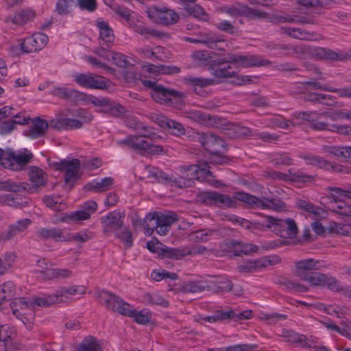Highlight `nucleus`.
Segmentation results:
<instances>
[{
    "label": "nucleus",
    "mask_w": 351,
    "mask_h": 351,
    "mask_svg": "<svg viewBox=\"0 0 351 351\" xmlns=\"http://www.w3.org/2000/svg\"><path fill=\"white\" fill-rule=\"evenodd\" d=\"M271 49H278L283 52V55L286 56H296L298 58L306 55L307 49L306 45H291L277 43L268 46Z\"/></svg>",
    "instance_id": "obj_20"
},
{
    "label": "nucleus",
    "mask_w": 351,
    "mask_h": 351,
    "mask_svg": "<svg viewBox=\"0 0 351 351\" xmlns=\"http://www.w3.org/2000/svg\"><path fill=\"white\" fill-rule=\"evenodd\" d=\"M238 64V67L249 68L267 66L271 64L268 60H260L255 55L243 56L229 53L228 56L218 55L211 60L208 70L213 76L218 79L230 78L236 75V72L231 71V64Z\"/></svg>",
    "instance_id": "obj_1"
},
{
    "label": "nucleus",
    "mask_w": 351,
    "mask_h": 351,
    "mask_svg": "<svg viewBox=\"0 0 351 351\" xmlns=\"http://www.w3.org/2000/svg\"><path fill=\"white\" fill-rule=\"evenodd\" d=\"M157 20L161 24L170 25L178 22L179 16L172 10H160L157 12Z\"/></svg>",
    "instance_id": "obj_44"
},
{
    "label": "nucleus",
    "mask_w": 351,
    "mask_h": 351,
    "mask_svg": "<svg viewBox=\"0 0 351 351\" xmlns=\"http://www.w3.org/2000/svg\"><path fill=\"white\" fill-rule=\"evenodd\" d=\"M156 212L153 213H149L143 220V226L145 229V234L148 235H151L154 230H156L157 232V228H158V223H157L158 220Z\"/></svg>",
    "instance_id": "obj_55"
},
{
    "label": "nucleus",
    "mask_w": 351,
    "mask_h": 351,
    "mask_svg": "<svg viewBox=\"0 0 351 351\" xmlns=\"http://www.w3.org/2000/svg\"><path fill=\"white\" fill-rule=\"evenodd\" d=\"M148 173H149V177L154 178L155 179L156 182H157L158 183L166 184V183L173 182L174 184H176L174 180L177 178L173 179L172 178L169 177L164 172L160 171L158 169H156L154 167H151L149 169ZM175 186H176V184H175Z\"/></svg>",
    "instance_id": "obj_58"
},
{
    "label": "nucleus",
    "mask_w": 351,
    "mask_h": 351,
    "mask_svg": "<svg viewBox=\"0 0 351 351\" xmlns=\"http://www.w3.org/2000/svg\"><path fill=\"white\" fill-rule=\"evenodd\" d=\"M101 112L108 114L114 117H120L125 114L126 110L124 106L120 104L110 100L106 110H101Z\"/></svg>",
    "instance_id": "obj_50"
},
{
    "label": "nucleus",
    "mask_w": 351,
    "mask_h": 351,
    "mask_svg": "<svg viewBox=\"0 0 351 351\" xmlns=\"http://www.w3.org/2000/svg\"><path fill=\"white\" fill-rule=\"evenodd\" d=\"M199 40L201 43L206 45L210 49H219L217 47V43L223 41V40L220 39L219 37L213 33H207L202 35Z\"/></svg>",
    "instance_id": "obj_64"
},
{
    "label": "nucleus",
    "mask_w": 351,
    "mask_h": 351,
    "mask_svg": "<svg viewBox=\"0 0 351 351\" xmlns=\"http://www.w3.org/2000/svg\"><path fill=\"white\" fill-rule=\"evenodd\" d=\"M199 141L212 156H218L227 151L225 141L213 133L198 134Z\"/></svg>",
    "instance_id": "obj_6"
},
{
    "label": "nucleus",
    "mask_w": 351,
    "mask_h": 351,
    "mask_svg": "<svg viewBox=\"0 0 351 351\" xmlns=\"http://www.w3.org/2000/svg\"><path fill=\"white\" fill-rule=\"evenodd\" d=\"M29 184L27 182H16L12 180H0V190L18 193L27 191Z\"/></svg>",
    "instance_id": "obj_42"
},
{
    "label": "nucleus",
    "mask_w": 351,
    "mask_h": 351,
    "mask_svg": "<svg viewBox=\"0 0 351 351\" xmlns=\"http://www.w3.org/2000/svg\"><path fill=\"white\" fill-rule=\"evenodd\" d=\"M245 5L236 2L230 5H224L220 8L222 13L230 15L232 17L243 16Z\"/></svg>",
    "instance_id": "obj_53"
},
{
    "label": "nucleus",
    "mask_w": 351,
    "mask_h": 351,
    "mask_svg": "<svg viewBox=\"0 0 351 351\" xmlns=\"http://www.w3.org/2000/svg\"><path fill=\"white\" fill-rule=\"evenodd\" d=\"M280 32L291 38L301 40H313L315 36V32L299 27H281Z\"/></svg>",
    "instance_id": "obj_28"
},
{
    "label": "nucleus",
    "mask_w": 351,
    "mask_h": 351,
    "mask_svg": "<svg viewBox=\"0 0 351 351\" xmlns=\"http://www.w3.org/2000/svg\"><path fill=\"white\" fill-rule=\"evenodd\" d=\"M214 292H228L232 289L233 284L227 278H221V280L213 282L210 285Z\"/></svg>",
    "instance_id": "obj_60"
},
{
    "label": "nucleus",
    "mask_w": 351,
    "mask_h": 351,
    "mask_svg": "<svg viewBox=\"0 0 351 351\" xmlns=\"http://www.w3.org/2000/svg\"><path fill=\"white\" fill-rule=\"evenodd\" d=\"M31 303L32 310H34L36 306L48 308L58 304V302L54 293L53 294H44L41 296H32L31 298Z\"/></svg>",
    "instance_id": "obj_35"
},
{
    "label": "nucleus",
    "mask_w": 351,
    "mask_h": 351,
    "mask_svg": "<svg viewBox=\"0 0 351 351\" xmlns=\"http://www.w3.org/2000/svg\"><path fill=\"white\" fill-rule=\"evenodd\" d=\"M296 206L298 209L304 210L308 213L313 214L315 216H321L322 214L325 213V210L313 204L302 200L298 199L296 202Z\"/></svg>",
    "instance_id": "obj_48"
},
{
    "label": "nucleus",
    "mask_w": 351,
    "mask_h": 351,
    "mask_svg": "<svg viewBox=\"0 0 351 351\" xmlns=\"http://www.w3.org/2000/svg\"><path fill=\"white\" fill-rule=\"evenodd\" d=\"M286 208V204L280 199L263 197L261 204V209H271L281 211Z\"/></svg>",
    "instance_id": "obj_45"
},
{
    "label": "nucleus",
    "mask_w": 351,
    "mask_h": 351,
    "mask_svg": "<svg viewBox=\"0 0 351 351\" xmlns=\"http://www.w3.org/2000/svg\"><path fill=\"white\" fill-rule=\"evenodd\" d=\"M156 120L161 128L171 130V132L173 135L180 136L185 134V128L184 125L179 122L170 119L164 115H157Z\"/></svg>",
    "instance_id": "obj_26"
},
{
    "label": "nucleus",
    "mask_w": 351,
    "mask_h": 351,
    "mask_svg": "<svg viewBox=\"0 0 351 351\" xmlns=\"http://www.w3.org/2000/svg\"><path fill=\"white\" fill-rule=\"evenodd\" d=\"M124 217L125 213H121L119 210L110 212L106 216L101 217V223L104 226V233L108 234L111 231H116L122 228L124 225Z\"/></svg>",
    "instance_id": "obj_12"
},
{
    "label": "nucleus",
    "mask_w": 351,
    "mask_h": 351,
    "mask_svg": "<svg viewBox=\"0 0 351 351\" xmlns=\"http://www.w3.org/2000/svg\"><path fill=\"white\" fill-rule=\"evenodd\" d=\"M99 303L105 308L114 313L123 315V309L128 308V303L124 302L119 296L105 290L100 291L97 293Z\"/></svg>",
    "instance_id": "obj_8"
},
{
    "label": "nucleus",
    "mask_w": 351,
    "mask_h": 351,
    "mask_svg": "<svg viewBox=\"0 0 351 351\" xmlns=\"http://www.w3.org/2000/svg\"><path fill=\"white\" fill-rule=\"evenodd\" d=\"M0 294L2 296L1 300H4L5 302L13 299L16 295L14 284L11 281L3 283L0 287Z\"/></svg>",
    "instance_id": "obj_56"
},
{
    "label": "nucleus",
    "mask_w": 351,
    "mask_h": 351,
    "mask_svg": "<svg viewBox=\"0 0 351 351\" xmlns=\"http://www.w3.org/2000/svg\"><path fill=\"white\" fill-rule=\"evenodd\" d=\"M97 26L99 29V36L103 41L102 45L110 47L114 40V34L112 28L106 21L97 22Z\"/></svg>",
    "instance_id": "obj_38"
},
{
    "label": "nucleus",
    "mask_w": 351,
    "mask_h": 351,
    "mask_svg": "<svg viewBox=\"0 0 351 351\" xmlns=\"http://www.w3.org/2000/svg\"><path fill=\"white\" fill-rule=\"evenodd\" d=\"M35 17V12L31 9L23 10L10 18L12 23L16 25H24Z\"/></svg>",
    "instance_id": "obj_46"
},
{
    "label": "nucleus",
    "mask_w": 351,
    "mask_h": 351,
    "mask_svg": "<svg viewBox=\"0 0 351 351\" xmlns=\"http://www.w3.org/2000/svg\"><path fill=\"white\" fill-rule=\"evenodd\" d=\"M29 119L23 118L22 120H8L4 121L0 125V133L1 134H8L15 128L16 124H28Z\"/></svg>",
    "instance_id": "obj_61"
},
{
    "label": "nucleus",
    "mask_w": 351,
    "mask_h": 351,
    "mask_svg": "<svg viewBox=\"0 0 351 351\" xmlns=\"http://www.w3.org/2000/svg\"><path fill=\"white\" fill-rule=\"evenodd\" d=\"M184 82L187 85H191L193 88L194 93L200 96H204L206 93L205 91L202 90L201 88L215 84V80L211 78L197 77L191 76L186 77L184 78Z\"/></svg>",
    "instance_id": "obj_27"
},
{
    "label": "nucleus",
    "mask_w": 351,
    "mask_h": 351,
    "mask_svg": "<svg viewBox=\"0 0 351 351\" xmlns=\"http://www.w3.org/2000/svg\"><path fill=\"white\" fill-rule=\"evenodd\" d=\"M216 27L221 32L233 36H240L241 30L234 26L230 21L222 20L216 24Z\"/></svg>",
    "instance_id": "obj_63"
},
{
    "label": "nucleus",
    "mask_w": 351,
    "mask_h": 351,
    "mask_svg": "<svg viewBox=\"0 0 351 351\" xmlns=\"http://www.w3.org/2000/svg\"><path fill=\"white\" fill-rule=\"evenodd\" d=\"M116 237L123 243L126 247H130L133 245L132 234L130 230L123 226L122 228H119L118 230L114 231Z\"/></svg>",
    "instance_id": "obj_52"
},
{
    "label": "nucleus",
    "mask_w": 351,
    "mask_h": 351,
    "mask_svg": "<svg viewBox=\"0 0 351 351\" xmlns=\"http://www.w3.org/2000/svg\"><path fill=\"white\" fill-rule=\"evenodd\" d=\"M208 168V164L206 162L197 165L180 167L182 175L174 180L176 186L181 189L192 186L194 184V180H200V173L206 176L211 174Z\"/></svg>",
    "instance_id": "obj_2"
},
{
    "label": "nucleus",
    "mask_w": 351,
    "mask_h": 351,
    "mask_svg": "<svg viewBox=\"0 0 351 351\" xmlns=\"http://www.w3.org/2000/svg\"><path fill=\"white\" fill-rule=\"evenodd\" d=\"M219 54L215 52H208V51H195L191 57L193 60L204 62V64L210 68L211 60L217 57Z\"/></svg>",
    "instance_id": "obj_54"
},
{
    "label": "nucleus",
    "mask_w": 351,
    "mask_h": 351,
    "mask_svg": "<svg viewBox=\"0 0 351 351\" xmlns=\"http://www.w3.org/2000/svg\"><path fill=\"white\" fill-rule=\"evenodd\" d=\"M129 25L133 31L144 36L145 39H148L149 37L162 38L166 35V34L162 32L145 26L144 22L140 20L131 21L129 23Z\"/></svg>",
    "instance_id": "obj_22"
},
{
    "label": "nucleus",
    "mask_w": 351,
    "mask_h": 351,
    "mask_svg": "<svg viewBox=\"0 0 351 351\" xmlns=\"http://www.w3.org/2000/svg\"><path fill=\"white\" fill-rule=\"evenodd\" d=\"M77 351H102L101 341L94 336H87L79 344Z\"/></svg>",
    "instance_id": "obj_37"
},
{
    "label": "nucleus",
    "mask_w": 351,
    "mask_h": 351,
    "mask_svg": "<svg viewBox=\"0 0 351 351\" xmlns=\"http://www.w3.org/2000/svg\"><path fill=\"white\" fill-rule=\"evenodd\" d=\"M50 94L60 99L75 103L85 101L87 98V95L84 93L62 86L55 87L51 90Z\"/></svg>",
    "instance_id": "obj_17"
},
{
    "label": "nucleus",
    "mask_w": 351,
    "mask_h": 351,
    "mask_svg": "<svg viewBox=\"0 0 351 351\" xmlns=\"http://www.w3.org/2000/svg\"><path fill=\"white\" fill-rule=\"evenodd\" d=\"M47 34L41 32L34 33L32 36L23 39L19 44L23 53H34L43 49L48 43Z\"/></svg>",
    "instance_id": "obj_9"
},
{
    "label": "nucleus",
    "mask_w": 351,
    "mask_h": 351,
    "mask_svg": "<svg viewBox=\"0 0 351 351\" xmlns=\"http://www.w3.org/2000/svg\"><path fill=\"white\" fill-rule=\"evenodd\" d=\"M184 9L189 15L202 21H208L210 17L208 13L200 5L185 4Z\"/></svg>",
    "instance_id": "obj_43"
},
{
    "label": "nucleus",
    "mask_w": 351,
    "mask_h": 351,
    "mask_svg": "<svg viewBox=\"0 0 351 351\" xmlns=\"http://www.w3.org/2000/svg\"><path fill=\"white\" fill-rule=\"evenodd\" d=\"M122 311L123 315L132 317L134 321L139 324L145 325L149 323L150 317L148 313H143L142 311H136L131 308V306L128 304V308H123Z\"/></svg>",
    "instance_id": "obj_41"
},
{
    "label": "nucleus",
    "mask_w": 351,
    "mask_h": 351,
    "mask_svg": "<svg viewBox=\"0 0 351 351\" xmlns=\"http://www.w3.org/2000/svg\"><path fill=\"white\" fill-rule=\"evenodd\" d=\"M267 265H271V261L265 258L249 261L237 267L238 271L241 273H252L258 269L264 268Z\"/></svg>",
    "instance_id": "obj_36"
},
{
    "label": "nucleus",
    "mask_w": 351,
    "mask_h": 351,
    "mask_svg": "<svg viewBox=\"0 0 351 351\" xmlns=\"http://www.w3.org/2000/svg\"><path fill=\"white\" fill-rule=\"evenodd\" d=\"M264 176L274 180L291 181L295 183H306L314 181V176L307 175L302 171L294 168L289 169L287 173L267 171L264 172Z\"/></svg>",
    "instance_id": "obj_5"
},
{
    "label": "nucleus",
    "mask_w": 351,
    "mask_h": 351,
    "mask_svg": "<svg viewBox=\"0 0 351 351\" xmlns=\"http://www.w3.org/2000/svg\"><path fill=\"white\" fill-rule=\"evenodd\" d=\"M86 290V287L82 285H73L69 287H62L55 292V295L58 303H62L69 301V295L85 294Z\"/></svg>",
    "instance_id": "obj_24"
},
{
    "label": "nucleus",
    "mask_w": 351,
    "mask_h": 351,
    "mask_svg": "<svg viewBox=\"0 0 351 351\" xmlns=\"http://www.w3.org/2000/svg\"><path fill=\"white\" fill-rule=\"evenodd\" d=\"M272 21L274 23H295L298 25H317L316 17L314 16H298L289 14H274Z\"/></svg>",
    "instance_id": "obj_16"
},
{
    "label": "nucleus",
    "mask_w": 351,
    "mask_h": 351,
    "mask_svg": "<svg viewBox=\"0 0 351 351\" xmlns=\"http://www.w3.org/2000/svg\"><path fill=\"white\" fill-rule=\"evenodd\" d=\"M141 136L135 135L133 149L136 151H144L150 154H160L163 152V148L160 145H155L147 141L141 139Z\"/></svg>",
    "instance_id": "obj_30"
},
{
    "label": "nucleus",
    "mask_w": 351,
    "mask_h": 351,
    "mask_svg": "<svg viewBox=\"0 0 351 351\" xmlns=\"http://www.w3.org/2000/svg\"><path fill=\"white\" fill-rule=\"evenodd\" d=\"M296 3L306 8H312L311 16L324 14V9L328 8V3L324 0H296Z\"/></svg>",
    "instance_id": "obj_32"
},
{
    "label": "nucleus",
    "mask_w": 351,
    "mask_h": 351,
    "mask_svg": "<svg viewBox=\"0 0 351 351\" xmlns=\"http://www.w3.org/2000/svg\"><path fill=\"white\" fill-rule=\"evenodd\" d=\"M282 337L285 341L299 345L302 348H315V343L308 341L306 336L297 333L293 330L283 331Z\"/></svg>",
    "instance_id": "obj_25"
},
{
    "label": "nucleus",
    "mask_w": 351,
    "mask_h": 351,
    "mask_svg": "<svg viewBox=\"0 0 351 351\" xmlns=\"http://www.w3.org/2000/svg\"><path fill=\"white\" fill-rule=\"evenodd\" d=\"M157 223H158V228H157V233L160 235H165L169 232L171 225L178 221V216L175 213L169 214H163L157 213Z\"/></svg>",
    "instance_id": "obj_23"
},
{
    "label": "nucleus",
    "mask_w": 351,
    "mask_h": 351,
    "mask_svg": "<svg viewBox=\"0 0 351 351\" xmlns=\"http://www.w3.org/2000/svg\"><path fill=\"white\" fill-rule=\"evenodd\" d=\"M27 119H29L28 120V123L31 121V126L24 130L23 134L30 138L36 139L38 138H41L45 136L46 132L47 129L49 128V123L45 120L38 117L34 119H31L27 117Z\"/></svg>",
    "instance_id": "obj_15"
},
{
    "label": "nucleus",
    "mask_w": 351,
    "mask_h": 351,
    "mask_svg": "<svg viewBox=\"0 0 351 351\" xmlns=\"http://www.w3.org/2000/svg\"><path fill=\"white\" fill-rule=\"evenodd\" d=\"M339 195L335 193L330 194V198L333 199L334 202H338L339 204L335 208L333 209V211L341 216L343 217H350L351 216V205H348L343 202H340L338 199Z\"/></svg>",
    "instance_id": "obj_59"
},
{
    "label": "nucleus",
    "mask_w": 351,
    "mask_h": 351,
    "mask_svg": "<svg viewBox=\"0 0 351 351\" xmlns=\"http://www.w3.org/2000/svg\"><path fill=\"white\" fill-rule=\"evenodd\" d=\"M206 289H212V287L200 281H189L184 283L180 287V291L185 293H195L202 292Z\"/></svg>",
    "instance_id": "obj_39"
},
{
    "label": "nucleus",
    "mask_w": 351,
    "mask_h": 351,
    "mask_svg": "<svg viewBox=\"0 0 351 351\" xmlns=\"http://www.w3.org/2000/svg\"><path fill=\"white\" fill-rule=\"evenodd\" d=\"M152 97L158 103L167 104L171 103V98H182L184 94L181 92L165 88L161 84L155 87V90L151 91Z\"/></svg>",
    "instance_id": "obj_14"
},
{
    "label": "nucleus",
    "mask_w": 351,
    "mask_h": 351,
    "mask_svg": "<svg viewBox=\"0 0 351 351\" xmlns=\"http://www.w3.org/2000/svg\"><path fill=\"white\" fill-rule=\"evenodd\" d=\"M219 192L202 191L197 194L199 202L208 206H215Z\"/></svg>",
    "instance_id": "obj_57"
},
{
    "label": "nucleus",
    "mask_w": 351,
    "mask_h": 351,
    "mask_svg": "<svg viewBox=\"0 0 351 351\" xmlns=\"http://www.w3.org/2000/svg\"><path fill=\"white\" fill-rule=\"evenodd\" d=\"M326 117L333 121L347 119L351 121V110H338L334 112H324L318 114V117Z\"/></svg>",
    "instance_id": "obj_49"
},
{
    "label": "nucleus",
    "mask_w": 351,
    "mask_h": 351,
    "mask_svg": "<svg viewBox=\"0 0 351 351\" xmlns=\"http://www.w3.org/2000/svg\"><path fill=\"white\" fill-rule=\"evenodd\" d=\"M49 125L53 129L63 130L80 128L82 123L75 119L60 118L51 120Z\"/></svg>",
    "instance_id": "obj_29"
},
{
    "label": "nucleus",
    "mask_w": 351,
    "mask_h": 351,
    "mask_svg": "<svg viewBox=\"0 0 351 351\" xmlns=\"http://www.w3.org/2000/svg\"><path fill=\"white\" fill-rule=\"evenodd\" d=\"M28 176L32 186L27 187V191L29 193H38V189L45 186L47 182V174L40 168L31 166L28 169Z\"/></svg>",
    "instance_id": "obj_13"
},
{
    "label": "nucleus",
    "mask_w": 351,
    "mask_h": 351,
    "mask_svg": "<svg viewBox=\"0 0 351 351\" xmlns=\"http://www.w3.org/2000/svg\"><path fill=\"white\" fill-rule=\"evenodd\" d=\"M114 183L113 178L106 177L101 181H93L86 184L84 189L87 191H94L95 193H103L111 189Z\"/></svg>",
    "instance_id": "obj_33"
},
{
    "label": "nucleus",
    "mask_w": 351,
    "mask_h": 351,
    "mask_svg": "<svg viewBox=\"0 0 351 351\" xmlns=\"http://www.w3.org/2000/svg\"><path fill=\"white\" fill-rule=\"evenodd\" d=\"M188 118L199 124L215 128H220L223 121V119L217 116H212L198 110L190 111Z\"/></svg>",
    "instance_id": "obj_19"
},
{
    "label": "nucleus",
    "mask_w": 351,
    "mask_h": 351,
    "mask_svg": "<svg viewBox=\"0 0 351 351\" xmlns=\"http://www.w3.org/2000/svg\"><path fill=\"white\" fill-rule=\"evenodd\" d=\"M265 228L271 229L276 234L283 238H294L298 234V226L292 219H280L271 216L265 217Z\"/></svg>",
    "instance_id": "obj_3"
},
{
    "label": "nucleus",
    "mask_w": 351,
    "mask_h": 351,
    "mask_svg": "<svg viewBox=\"0 0 351 351\" xmlns=\"http://www.w3.org/2000/svg\"><path fill=\"white\" fill-rule=\"evenodd\" d=\"M35 234L38 239L42 240L52 239L56 241H67V239L64 237L62 230L57 228H40L36 231Z\"/></svg>",
    "instance_id": "obj_31"
},
{
    "label": "nucleus",
    "mask_w": 351,
    "mask_h": 351,
    "mask_svg": "<svg viewBox=\"0 0 351 351\" xmlns=\"http://www.w3.org/2000/svg\"><path fill=\"white\" fill-rule=\"evenodd\" d=\"M277 284L284 287L289 291L304 293L307 292L309 290L306 286L285 277L279 278L277 280Z\"/></svg>",
    "instance_id": "obj_40"
},
{
    "label": "nucleus",
    "mask_w": 351,
    "mask_h": 351,
    "mask_svg": "<svg viewBox=\"0 0 351 351\" xmlns=\"http://www.w3.org/2000/svg\"><path fill=\"white\" fill-rule=\"evenodd\" d=\"M56 169L64 172V180L69 190H71L77 180L81 177L80 173V160L77 158L72 160H62L54 164Z\"/></svg>",
    "instance_id": "obj_4"
},
{
    "label": "nucleus",
    "mask_w": 351,
    "mask_h": 351,
    "mask_svg": "<svg viewBox=\"0 0 351 351\" xmlns=\"http://www.w3.org/2000/svg\"><path fill=\"white\" fill-rule=\"evenodd\" d=\"M19 307L21 309H30L32 310L31 298H14V301L10 303V308L12 311L13 314L18 317L20 315Z\"/></svg>",
    "instance_id": "obj_47"
},
{
    "label": "nucleus",
    "mask_w": 351,
    "mask_h": 351,
    "mask_svg": "<svg viewBox=\"0 0 351 351\" xmlns=\"http://www.w3.org/2000/svg\"><path fill=\"white\" fill-rule=\"evenodd\" d=\"M77 0H58L56 5V11L60 15H66L70 12L73 6L77 5Z\"/></svg>",
    "instance_id": "obj_62"
},
{
    "label": "nucleus",
    "mask_w": 351,
    "mask_h": 351,
    "mask_svg": "<svg viewBox=\"0 0 351 351\" xmlns=\"http://www.w3.org/2000/svg\"><path fill=\"white\" fill-rule=\"evenodd\" d=\"M186 256V252L184 250L169 247L164 245L160 257L162 258H167L175 260H180Z\"/></svg>",
    "instance_id": "obj_51"
},
{
    "label": "nucleus",
    "mask_w": 351,
    "mask_h": 351,
    "mask_svg": "<svg viewBox=\"0 0 351 351\" xmlns=\"http://www.w3.org/2000/svg\"><path fill=\"white\" fill-rule=\"evenodd\" d=\"M234 199L245 203L249 208L255 209L261 208L262 198L247 193L237 191L234 193Z\"/></svg>",
    "instance_id": "obj_34"
},
{
    "label": "nucleus",
    "mask_w": 351,
    "mask_h": 351,
    "mask_svg": "<svg viewBox=\"0 0 351 351\" xmlns=\"http://www.w3.org/2000/svg\"><path fill=\"white\" fill-rule=\"evenodd\" d=\"M320 261L313 258L303 259L295 263V275L303 280L310 271L321 269Z\"/></svg>",
    "instance_id": "obj_21"
},
{
    "label": "nucleus",
    "mask_w": 351,
    "mask_h": 351,
    "mask_svg": "<svg viewBox=\"0 0 351 351\" xmlns=\"http://www.w3.org/2000/svg\"><path fill=\"white\" fill-rule=\"evenodd\" d=\"M31 223L32 221L29 219H23L10 224L7 230L0 232V241L5 242L13 239L18 234L25 232Z\"/></svg>",
    "instance_id": "obj_18"
},
{
    "label": "nucleus",
    "mask_w": 351,
    "mask_h": 351,
    "mask_svg": "<svg viewBox=\"0 0 351 351\" xmlns=\"http://www.w3.org/2000/svg\"><path fill=\"white\" fill-rule=\"evenodd\" d=\"M32 158V153L26 149H24L23 152H19L18 154L10 150L9 159L6 160L5 164L7 169L20 171L30 162Z\"/></svg>",
    "instance_id": "obj_11"
},
{
    "label": "nucleus",
    "mask_w": 351,
    "mask_h": 351,
    "mask_svg": "<svg viewBox=\"0 0 351 351\" xmlns=\"http://www.w3.org/2000/svg\"><path fill=\"white\" fill-rule=\"evenodd\" d=\"M75 81L81 86L92 89L107 88L104 77L92 73H79L75 76Z\"/></svg>",
    "instance_id": "obj_10"
},
{
    "label": "nucleus",
    "mask_w": 351,
    "mask_h": 351,
    "mask_svg": "<svg viewBox=\"0 0 351 351\" xmlns=\"http://www.w3.org/2000/svg\"><path fill=\"white\" fill-rule=\"evenodd\" d=\"M302 280L308 282L313 287H325L335 292L341 290V285L336 278L331 275L320 273L310 272V274Z\"/></svg>",
    "instance_id": "obj_7"
}]
</instances>
